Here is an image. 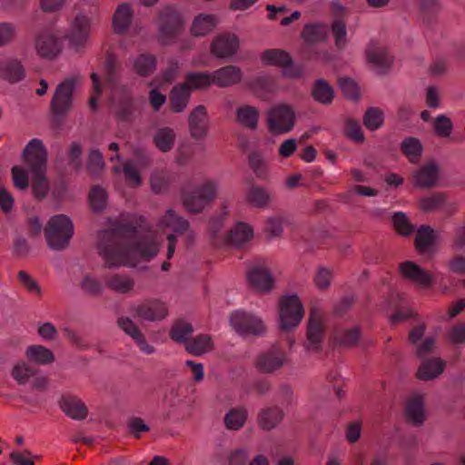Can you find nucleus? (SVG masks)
Returning <instances> with one entry per match:
<instances>
[{
  "instance_id": "nucleus-39",
  "label": "nucleus",
  "mask_w": 465,
  "mask_h": 465,
  "mask_svg": "<svg viewBox=\"0 0 465 465\" xmlns=\"http://www.w3.org/2000/svg\"><path fill=\"white\" fill-rule=\"evenodd\" d=\"M249 166L257 178L267 180L269 176V164L263 153L260 151H253L248 156Z\"/></svg>"
},
{
  "instance_id": "nucleus-21",
  "label": "nucleus",
  "mask_w": 465,
  "mask_h": 465,
  "mask_svg": "<svg viewBox=\"0 0 465 465\" xmlns=\"http://www.w3.org/2000/svg\"><path fill=\"white\" fill-rule=\"evenodd\" d=\"M247 281L252 289L260 292H270L273 289V277L265 267H252L247 272Z\"/></svg>"
},
{
  "instance_id": "nucleus-25",
  "label": "nucleus",
  "mask_w": 465,
  "mask_h": 465,
  "mask_svg": "<svg viewBox=\"0 0 465 465\" xmlns=\"http://www.w3.org/2000/svg\"><path fill=\"white\" fill-rule=\"evenodd\" d=\"M273 194L265 187L252 184L246 192V202L258 209H265L273 201Z\"/></svg>"
},
{
  "instance_id": "nucleus-29",
  "label": "nucleus",
  "mask_w": 465,
  "mask_h": 465,
  "mask_svg": "<svg viewBox=\"0 0 465 465\" xmlns=\"http://www.w3.org/2000/svg\"><path fill=\"white\" fill-rule=\"evenodd\" d=\"M311 94L317 103L328 105L333 101L334 89L325 79L319 78L312 84Z\"/></svg>"
},
{
  "instance_id": "nucleus-31",
  "label": "nucleus",
  "mask_w": 465,
  "mask_h": 465,
  "mask_svg": "<svg viewBox=\"0 0 465 465\" xmlns=\"http://www.w3.org/2000/svg\"><path fill=\"white\" fill-rule=\"evenodd\" d=\"M406 419L414 426H421L424 422V406L420 396H415L409 400L405 408Z\"/></svg>"
},
{
  "instance_id": "nucleus-61",
  "label": "nucleus",
  "mask_w": 465,
  "mask_h": 465,
  "mask_svg": "<svg viewBox=\"0 0 465 465\" xmlns=\"http://www.w3.org/2000/svg\"><path fill=\"white\" fill-rule=\"evenodd\" d=\"M80 287L86 294L93 297H98L103 292L102 283L90 274L84 276Z\"/></svg>"
},
{
  "instance_id": "nucleus-17",
  "label": "nucleus",
  "mask_w": 465,
  "mask_h": 465,
  "mask_svg": "<svg viewBox=\"0 0 465 465\" xmlns=\"http://www.w3.org/2000/svg\"><path fill=\"white\" fill-rule=\"evenodd\" d=\"M399 271L405 280L422 288H429L434 282L432 275L413 262L406 261L400 263Z\"/></svg>"
},
{
  "instance_id": "nucleus-34",
  "label": "nucleus",
  "mask_w": 465,
  "mask_h": 465,
  "mask_svg": "<svg viewBox=\"0 0 465 465\" xmlns=\"http://www.w3.org/2000/svg\"><path fill=\"white\" fill-rule=\"evenodd\" d=\"M191 98V93L183 85L178 84L170 92V108L173 113H182L187 106Z\"/></svg>"
},
{
  "instance_id": "nucleus-36",
  "label": "nucleus",
  "mask_w": 465,
  "mask_h": 465,
  "mask_svg": "<svg viewBox=\"0 0 465 465\" xmlns=\"http://www.w3.org/2000/svg\"><path fill=\"white\" fill-rule=\"evenodd\" d=\"M361 338V329L354 327L352 329H337L333 333L334 343L341 347H355Z\"/></svg>"
},
{
  "instance_id": "nucleus-1",
  "label": "nucleus",
  "mask_w": 465,
  "mask_h": 465,
  "mask_svg": "<svg viewBox=\"0 0 465 465\" xmlns=\"http://www.w3.org/2000/svg\"><path fill=\"white\" fill-rule=\"evenodd\" d=\"M98 253L107 268L133 266L132 254L149 261L155 257L160 246L151 234L145 219L135 213L122 214L111 227L99 234Z\"/></svg>"
},
{
  "instance_id": "nucleus-35",
  "label": "nucleus",
  "mask_w": 465,
  "mask_h": 465,
  "mask_svg": "<svg viewBox=\"0 0 465 465\" xmlns=\"http://www.w3.org/2000/svg\"><path fill=\"white\" fill-rule=\"evenodd\" d=\"M176 134L173 128L165 126L159 128L153 137V143L162 153L170 152L175 143Z\"/></svg>"
},
{
  "instance_id": "nucleus-7",
  "label": "nucleus",
  "mask_w": 465,
  "mask_h": 465,
  "mask_svg": "<svg viewBox=\"0 0 465 465\" xmlns=\"http://www.w3.org/2000/svg\"><path fill=\"white\" fill-rule=\"evenodd\" d=\"M303 316V305L298 295H288L280 300V328L282 331H290L295 329Z\"/></svg>"
},
{
  "instance_id": "nucleus-4",
  "label": "nucleus",
  "mask_w": 465,
  "mask_h": 465,
  "mask_svg": "<svg viewBox=\"0 0 465 465\" xmlns=\"http://www.w3.org/2000/svg\"><path fill=\"white\" fill-rule=\"evenodd\" d=\"M72 220L64 214L52 216L44 230L47 246L56 252L65 250L74 235Z\"/></svg>"
},
{
  "instance_id": "nucleus-16",
  "label": "nucleus",
  "mask_w": 465,
  "mask_h": 465,
  "mask_svg": "<svg viewBox=\"0 0 465 465\" xmlns=\"http://www.w3.org/2000/svg\"><path fill=\"white\" fill-rule=\"evenodd\" d=\"M188 129L190 135L194 140L205 138L209 132V118L206 107L197 105L188 116Z\"/></svg>"
},
{
  "instance_id": "nucleus-49",
  "label": "nucleus",
  "mask_w": 465,
  "mask_h": 465,
  "mask_svg": "<svg viewBox=\"0 0 465 465\" xmlns=\"http://www.w3.org/2000/svg\"><path fill=\"white\" fill-rule=\"evenodd\" d=\"M447 201V194L438 192L420 200V209L424 213H432L440 209Z\"/></svg>"
},
{
  "instance_id": "nucleus-2",
  "label": "nucleus",
  "mask_w": 465,
  "mask_h": 465,
  "mask_svg": "<svg viewBox=\"0 0 465 465\" xmlns=\"http://www.w3.org/2000/svg\"><path fill=\"white\" fill-rule=\"evenodd\" d=\"M80 77L72 76L59 83L50 101V126L61 130L74 106V91Z\"/></svg>"
},
{
  "instance_id": "nucleus-20",
  "label": "nucleus",
  "mask_w": 465,
  "mask_h": 465,
  "mask_svg": "<svg viewBox=\"0 0 465 465\" xmlns=\"http://www.w3.org/2000/svg\"><path fill=\"white\" fill-rule=\"evenodd\" d=\"M90 27L91 23L87 16L83 15H77L74 19L71 31L66 36L70 45L75 49L83 47L89 38Z\"/></svg>"
},
{
  "instance_id": "nucleus-3",
  "label": "nucleus",
  "mask_w": 465,
  "mask_h": 465,
  "mask_svg": "<svg viewBox=\"0 0 465 465\" xmlns=\"http://www.w3.org/2000/svg\"><path fill=\"white\" fill-rule=\"evenodd\" d=\"M218 182L205 180L193 189H182L181 201L184 209L193 214L201 213L217 198Z\"/></svg>"
},
{
  "instance_id": "nucleus-26",
  "label": "nucleus",
  "mask_w": 465,
  "mask_h": 465,
  "mask_svg": "<svg viewBox=\"0 0 465 465\" xmlns=\"http://www.w3.org/2000/svg\"><path fill=\"white\" fill-rule=\"evenodd\" d=\"M0 75L10 84H16L25 78L26 71L22 62L14 58L5 61L2 64Z\"/></svg>"
},
{
  "instance_id": "nucleus-50",
  "label": "nucleus",
  "mask_w": 465,
  "mask_h": 465,
  "mask_svg": "<svg viewBox=\"0 0 465 465\" xmlns=\"http://www.w3.org/2000/svg\"><path fill=\"white\" fill-rule=\"evenodd\" d=\"M32 191L34 196L39 200H44L49 192V182L46 177V172L32 173Z\"/></svg>"
},
{
  "instance_id": "nucleus-41",
  "label": "nucleus",
  "mask_w": 465,
  "mask_h": 465,
  "mask_svg": "<svg viewBox=\"0 0 465 465\" xmlns=\"http://www.w3.org/2000/svg\"><path fill=\"white\" fill-rule=\"evenodd\" d=\"M216 26L215 17L212 15H199L193 22L190 29L194 36H205Z\"/></svg>"
},
{
  "instance_id": "nucleus-32",
  "label": "nucleus",
  "mask_w": 465,
  "mask_h": 465,
  "mask_svg": "<svg viewBox=\"0 0 465 465\" xmlns=\"http://www.w3.org/2000/svg\"><path fill=\"white\" fill-rule=\"evenodd\" d=\"M185 351L194 356H201L213 349V342L210 335L199 334L190 338L184 344Z\"/></svg>"
},
{
  "instance_id": "nucleus-56",
  "label": "nucleus",
  "mask_w": 465,
  "mask_h": 465,
  "mask_svg": "<svg viewBox=\"0 0 465 465\" xmlns=\"http://www.w3.org/2000/svg\"><path fill=\"white\" fill-rule=\"evenodd\" d=\"M392 223L395 231L402 236L408 237L415 231L407 215L402 212L395 213L392 216Z\"/></svg>"
},
{
  "instance_id": "nucleus-24",
  "label": "nucleus",
  "mask_w": 465,
  "mask_h": 465,
  "mask_svg": "<svg viewBox=\"0 0 465 465\" xmlns=\"http://www.w3.org/2000/svg\"><path fill=\"white\" fill-rule=\"evenodd\" d=\"M446 362L440 358H428L421 360L417 371V378L420 381H430L439 377L445 370Z\"/></svg>"
},
{
  "instance_id": "nucleus-11",
  "label": "nucleus",
  "mask_w": 465,
  "mask_h": 465,
  "mask_svg": "<svg viewBox=\"0 0 465 465\" xmlns=\"http://www.w3.org/2000/svg\"><path fill=\"white\" fill-rule=\"evenodd\" d=\"M34 47L38 56L52 60L62 52L60 40L49 30L42 29L35 34Z\"/></svg>"
},
{
  "instance_id": "nucleus-54",
  "label": "nucleus",
  "mask_w": 465,
  "mask_h": 465,
  "mask_svg": "<svg viewBox=\"0 0 465 465\" xmlns=\"http://www.w3.org/2000/svg\"><path fill=\"white\" fill-rule=\"evenodd\" d=\"M331 31L334 38V45L341 50L347 45V28L345 22L341 18H336L331 25Z\"/></svg>"
},
{
  "instance_id": "nucleus-60",
  "label": "nucleus",
  "mask_w": 465,
  "mask_h": 465,
  "mask_svg": "<svg viewBox=\"0 0 465 465\" xmlns=\"http://www.w3.org/2000/svg\"><path fill=\"white\" fill-rule=\"evenodd\" d=\"M170 183V175L165 172L153 173L150 177L151 187L155 193H162L167 191Z\"/></svg>"
},
{
  "instance_id": "nucleus-28",
  "label": "nucleus",
  "mask_w": 465,
  "mask_h": 465,
  "mask_svg": "<svg viewBox=\"0 0 465 465\" xmlns=\"http://www.w3.org/2000/svg\"><path fill=\"white\" fill-rule=\"evenodd\" d=\"M133 18V10L129 4L123 3L118 5L113 16V26L114 33L124 34Z\"/></svg>"
},
{
  "instance_id": "nucleus-52",
  "label": "nucleus",
  "mask_w": 465,
  "mask_h": 465,
  "mask_svg": "<svg viewBox=\"0 0 465 465\" xmlns=\"http://www.w3.org/2000/svg\"><path fill=\"white\" fill-rule=\"evenodd\" d=\"M37 370L24 361L17 362L11 371L12 377L19 385H25L29 379L35 376Z\"/></svg>"
},
{
  "instance_id": "nucleus-15",
  "label": "nucleus",
  "mask_w": 465,
  "mask_h": 465,
  "mask_svg": "<svg viewBox=\"0 0 465 465\" xmlns=\"http://www.w3.org/2000/svg\"><path fill=\"white\" fill-rule=\"evenodd\" d=\"M440 180V166L430 161L412 173V184L420 189H431L438 185Z\"/></svg>"
},
{
  "instance_id": "nucleus-43",
  "label": "nucleus",
  "mask_w": 465,
  "mask_h": 465,
  "mask_svg": "<svg viewBox=\"0 0 465 465\" xmlns=\"http://www.w3.org/2000/svg\"><path fill=\"white\" fill-rule=\"evenodd\" d=\"M193 332V328L190 322L179 320L173 324L169 335L176 343L184 345Z\"/></svg>"
},
{
  "instance_id": "nucleus-44",
  "label": "nucleus",
  "mask_w": 465,
  "mask_h": 465,
  "mask_svg": "<svg viewBox=\"0 0 465 465\" xmlns=\"http://www.w3.org/2000/svg\"><path fill=\"white\" fill-rule=\"evenodd\" d=\"M247 415V410L243 407L230 410L224 416L225 427L231 430H240L244 426Z\"/></svg>"
},
{
  "instance_id": "nucleus-8",
  "label": "nucleus",
  "mask_w": 465,
  "mask_h": 465,
  "mask_svg": "<svg viewBox=\"0 0 465 465\" xmlns=\"http://www.w3.org/2000/svg\"><path fill=\"white\" fill-rule=\"evenodd\" d=\"M22 159L31 173L47 170V150L42 140L34 138L24 148Z\"/></svg>"
},
{
  "instance_id": "nucleus-18",
  "label": "nucleus",
  "mask_w": 465,
  "mask_h": 465,
  "mask_svg": "<svg viewBox=\"0 0 465 465\" xmlns=\"http://www.w3.org/2000/svg\"><path fill=\"white\" fill-rule=\"evenodd\" d=\"M366 57L380 74H384L391 68L393 58L388 54L383 46H379L374 43H370L366 49Z\"/></svg>"
},
{
  "instance_id": "nucleus-37",
  "label": "nucleus",
  "mask_w": 465,
  "mask_h": 465,
  "mask_svg": "<svg viewBox=\"0 0 465 465\" xmlns=\"http://www.w3.org/2000/svg\"><path fill=\"white\" fill-rule=\"evenodd\" d=\"M105 285L115 292L126 294L134 290V281L127 275L115 273L105 279Z\"/></svg>"
},
{
  "instance_id": "nucleus-42",
  "label": "nucleus",
  "mask_w": 465,
  "mask_h": 465,
  "mask_svg": "<svg viewBox=\"0 0 465 465\" xmlns=\"http://www.w3.org/2000/svg\"><path fill=\"white\" fill-rule=\"evenodd\" d=\"M156 69V57L151 54H141L134 62V72L142 76L147 77L153 74Z\"/></svg>"
},
{
  "instance_id": "nucleus-55",
  "label": "nucleus",
  "mask_w": 465,
  "mask_h": 465,
  "mask_svg": "<svg viewBox=\"0 0 465 465\" xmlns=\"http://www.w3.org/2000/svg\"><path fill=\"white\" fill-rule=\"evenodd\" d=\"M362 121L367 129L376 131L383 124V112L378 107H370L365 112Z\"/></svg>"
},
{
  "instance_id": "nucleus-9",
  "label": "nucleus",
  "mask_w": 465,
  "mask_h": 465,
  "mask_svg": "<svg viewBox=\"0 0 465 465\" xmlns=\"http://www.w3.org/2000/svg\"><path fill=\"white\" fill-rule=\"evenodd\" d=\"M240 49L239 37L231 32L216 35L210 45L211 54L223 62H231Z\"/></svg>"
},
{
  "instance_id": "nucleus-12",
  "label": "nucleus",
  "mask_w": 465,
  "mask_h": 465,
  "mask_svg": "<svg viewBox=\"0 0 465 465\" xmlns=\"http://www.w3.org/2000/svg\"><path fill=\"white\" fill-rule=\"evenodd\" d=\"M324 336V326L321 312L317 309H312L309 314L306 341L304 348L308 351L317 352L322 350V342Z\"/></svg>"
},
{
  "instance_id": "nucleus-22",
  "label": "nucleus",
  "mask_w": 465,
  "mask_h": 465,
  "mask_svg": "<svg viewBox=\"0 0 465 465\" xmlns=\"http://www.w3.org/2000/svg\"><path fill=\"white\" fill-rule=\"evenodd\" d=\"M285 412L278 405H271L261 409L257 415L258 426L266 431L275 429L284 419Z\"/></svg>"
},
{
  "instance_id": "nucleus-13",
  "label": "nucleus",
  "mask_w": 465,
  "mask_h": 465,
  "mask_svg": "<svg viewBox=\"0 0 465 465\" xmlns=\"http://www.w3.org/2000/svg\"><path fill=\"white\" fill-rule=\"evenodd\" d=\"M286 361V354L277 345L262 351L256 358L255 367L262 373H273L280 370Z\"/></svg>"
},
{
  "instance_id": "nucleus-53",
  "label": "nucleus",
  "mask_w": 465,
  "mask_h": 465,
  "mask_svg": "<svg viewBox=\"0 0 465 465\" xmlns=\"http://www.w3.org/2000/svg\"><path fill=\"white\" fill-rule=\"evenodd\" d=\"M107 193L99 185L94 186L89 193V202L94 213H101L107 203Z\"/></svg>"
},
{
  "instance_id": "nucleus-38",
  "label": "nucleus",
  "mask_w": 465,
  "mask_h": 465,
  "mask_svg": "<svg viewBox=\"0 0 465 465\" xmlns=\"http://www.w3.org/2000/svg\"><path fill=\"white\" fill-rule=\"evenodd\" d=\"M259 114V110L252 105L240 106L236 110L237 121L250 130L257 129Z\"/></svg>"
},
{
  "instance_id": "nucleus-45",
  "label": "nucleus",
  "mask_w": 465,
  "mask_h": 465,
  "mask_svg": "<svg viewBox=\"0 0 465 465\" xmlns=\"http://www.w3.org/2000/svg\"><path fill=\"white\" fill-rule=\"evenodd\" d=\"M161 223L165 227L173 229L175 232H184L189 227V222L183 217L178 215L175 211L170 209L163 216Z\"/></svg>"
},
{
  "instance_id": "nucleus-6",
  "label": "nucleus",
  "mask_w": 465,
  "mask_h": 465,
  "mask_svg": "<svg viewBox=\"0 0 465 465\" xmlns=\"http://www.w3.org/2000/svg\"><path fill=\"white\" fill-rule=\"evenodd\" d=\"M296 123L294 109L290 104H280L267 112L266 124L269 133L281 135L290 133Z\"/></svg>"
},
{
  "instance_id": "nucleus-5",
  "label": "nucleus",
  "mask_w": 465,
  "mask_h": 465,
  "mask_svg": "<svg viewBox=\"0 0 465 465\" xmlns=\"http://www.w3.org/2000/svg\"><path fill=\"white\" fill-rule=\"evenodd\" d=\"M183 28V23L177 10L166 6L159 11L157 40L162 45H173Z\"/></svg>"
},
{
  "instance_id": "nucleus-46",
  "label": "nucleus",
  "mask_w": 465,
  "mask_h": 465,
  "mask_svg": "<svg viewBox=\"0 0 465 465\" xmlns=\"http://www.w3.org/2000/svg\"><path fill=\"white\" fill-rule=\"evenodd\" d=\"M27 358L40 364H50L54 361L53 351L42 345H31L26 349Z\"/></svg>"
},
{
  "instance_id": "nucleus-64",
  "label": "nucleus",
  "mask_w": 465,
  "mask_h": 465,
  "mask_svg": "<svg viewBox=\"0 0 465 465\" xmlns=\"http://www.w3.org/2000/svg\"><path fill=\"white\" fill-rule=\"evenodd\" d=\"M345 135L356 143H362L364 135L358 121L348 119L345 123Z\"/></svg>"
},
{
  "instance_id": "nucleus-59",
  "label": "nucleus",
  "mask_w": 465,
  "mask_h": 465,
  "mask_svg": "<svg viewBox=\"0 0 465 465\" xmlns=\"http://www.w3.org/2000/svg\"><path fill=\"white\" fill-rule=\"evenodd\" d=\"M83 146L78 142L70 143L67 149L68 165L71 166L76 173L83 167Z\"/></svg>"
},
{
  "instance_id": "nucleus-40",
  "label": "nucleus",
  "mask_w": 465,
  "mask_h": 465,
  "mask_svg": "<svg viewBox=\"0 0 465 465\" xmlns=\"http://www.w3.org/2000/svg\"><path fill=\"white\" fill-rule=\"evenodd\" d=\"M252 228L246 223H238L227 235V242L235 246H241L252 239Z\"/></svg>"
},
{
  "instance_id": "nucleus-23",
  "label": "nucleus",
  "mask_w": 465,
  "mask_h": 465,
  "mask_svg": "<svg viewBox=\"0 0 465 465\" xmlns=\"http://www.w3.org/2000/svg\"><path fill=\"white\" fill-rule=\"evenodd\" d=\"M58 404L62 411L73 420H83L88 415L84 402L74 395H63Z\"/></svg>"
},
{
  "instance_id": "nucleus-14",
  "label": "nucleus",
  "mask_w": 465,
  "mask_h": 465,
  "mask_svg": "<svg viewBox=\"0 0 465 465\" xmlns=\"http://www.w3.org/2000/svg\"><path fill=\"white\" fill-rule=\"evenodd\" d=\"M132 312L134 317L145 322L161 321L168 314L166 305L156 300L144 301L134 306Z\"/></svg>"
},
{
  "instance_id": "nucleus-10",
  "label": "nucleus",
  "mask_w": 465,
  "mask_h": 465,
  "mask_svg": "<svg viewBox=\"0 0 465 465\" xmlns=\"http://www.w3.org/2000/svg\"><path fill=\"white\" fill-rule=\"evenodd\" d=\"M233 330L242 336H260L265 332V325L257 316L242 311H236L230 316Z\"/></svg>"
},
{
  "instance_id": "nucleus-62",
  "label": "nucleus",
  "mask_w": 465,
  "mask_h": 465,
  "mask_svg": "<svg viewBox=\"0 0 465 465\" xmlns=\"http://www.w3.org/2000/svg\"><path fill=\"white\" fill-rule=\"evenodd\" d=\"M338 84L343 95L350 100H358L360 96L359 87L356 82L350 77H340Z\"/></svg>"
},
{
  "instance_id": "nucleus-47",
  "label": "nucleus",
  "mask_w": 465,
  "mask_h": 465,
  "mask_svg": "<svg viewBox=\"0 0 465 465\" xmlns=\"http://www.w3.org/2000/svg\"><path fill=\"white\" fill-rule=\"evenodd\" d=\"M263 63L269 65H277L282 68L283 65L292 62V56L289 53L282 49L265 50L261 56Z\"/></svg>"
},
{
  "instance_id": "nucleus-19",
  "label": "nucleus",
  "mask_w": 465,
  "mask_h": 465,
  "mask_svg": "<svg viewBox=\"0 0 465 465\" xmlns=\"http://www.w3.org/2000/svg\"><path fill=\"white\" fill-rule=\"evenodd\" d=\"M213 85L220 88L230 87L239 84L243 76L242 71L236 65H225L210 72Z\"/></svg>"
},
{
  "instance_id": "nucleus-63",
  "label": "nucleus",
  "mask_w": 465,
  "mask_h": 465,
  "mask_svg": "<svg viewBox=\"0 0 465 465\" xmlns=\"http://www.w3.org/2000/svg\"><path fill=\"white\" fill-rule=\"evenodd\" d=\"M434 132L439 137H449L452 132V123L446 115H439L434 120Z\"/></svg>"
},
{
  "instance_id": "nucleus-51",
  "label": "nucleus",
  "mask_w": 465,
  "mask_h": 465,
  "mask_svg": "<svg viewBox=\"0 0 465 465\" xmlns=\"http://www.w3.org/2000/svg\"><path fill=\"white\" fill-rule=\"evenodd\" d=\"M104 160L99 150H91L87 161L86 171L88 174L94 178H97L104 169Z\"/></svg>"
},
{
  "instance_id": "nucleus-30",
  "label": "nucleus",
  "mask_w": 465,
  "mask_h": 465,
  "mask_svg": "<svg viewBox=\"0 0 465 465\" xmlns=\"http://www.w3.org/2000/svg\"><path fill=\"white\" fill-rule=\"evenodd\" d=\"M181 84L190 93L196 90H206L213 85L211 74L208 71L188 73L185 75V81Z\"/></svg>"
},
{
  "instance_id": "nucleus-57",
  "label": "nucleus",
  "mask_w": 465,
  "mask_h": 465,
  "mask_svg": "<svg viewBox=\"0 0 465 465\" xmlns=\"http://www.w3.org/2000/svg\"><path fill=\"white\" fill-rule=\"evenodd\" d=\"M275 397L282 409H288L296 404L294 391L292 387L287 383H282L279 385L275 392Z\"/></svg>"
},
{
  "instance_id": "nucleus-27",
  "label": "nucleus",
  "mask_w": 465,
  "mask_h": 465,
  "mask_svg": "<svg viewBox=\"0 0 465 465\" xmlns=\"http://www.w3.org/2000/svg\"><path fill=\"white\" fill-rule=\"evenodd\" d=\"M436 233L430 225H420L417 229L414 246L420 254H424L435 244Z\"/></svg>"
},
{
  "instance_id": "nucleus-48",
  "label": "nucleus",
  "mask_w": 465,
  "mask_h": 465,
  "mask_svg": "<svg viewBox=\"0 0 465 465\" xmlns=\"http://www.w3.org/2000/svg\"><path fill=\"white\" fill-rule=\"evenodd\" d=\"M401 148L411 163H417L422 153L423 147L419 139L415 137L405 138Z\"/></svg>"
},
{
  "instance_id": "nucleus-33",
  "label": "nucleus",
  "mask_w": 465,
  "mask_h": 465,
  "mask_svg": "<svg viewBox=\"0 0 465 465\" xmlns=\"http://www.w3.org/2000/svg\"><path fill=\"white\" fill-rule=\"evenodd\" d=\"M301 37L306 44H317L326 42L328 39V29L323 24H306L301 33Z\"/></svg>"
},
{
  "instance_id": "nucleus-58",
  "label": "nucleus",
  "mask_w": 465,
  "mask_h": 465,
  "mask_svg": "<svg viewBox=\"0 0 465 465\" xmlns=\"http://www.w3.org/2000/svg\"><path fill=\"white\" fill-rule=\"evenodd\" d=\"M315 44H306L301 48V57L304 61H318L322 60L328 62L330 60V54L327 51L320 50Z\"/></svg>"
}]
</instances>
